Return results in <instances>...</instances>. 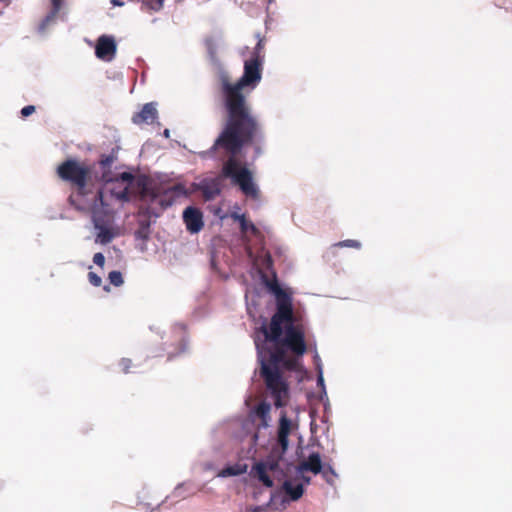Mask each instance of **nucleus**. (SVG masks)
I'll return each instance as SVG.
<instances>
[{
  "label": "nucleus",
  "instance_id": "f257e3e1",
  "mask_svg": "<svg viewBox=\"0 0 512 512\" xmlns=\"http://www.w3.org/2000/svg\"><path fill=\"white\" fill-rule=\"evenodd\" d=\"M220 96L225 111V124L211 148L203 152V157H228L223 164L222 173L231 178L241 191L250 197H257L258 189L253 182L252 173L241 167L237 155L244 146L261 138V125L245 94V89H254L262 78L261 56H252L244 63V73L232 82L229 73L223 69L219 75Z\"/></svg>",
  "mask_w": 512,
  "mask_h": 512
},
{
  "label": "nucleus",
  "instance_id": "f03ea898",
  "mask_svg": "<svg viewBox=\"0 0 512 512\" xmlns=\"http://www.w3.org/2000/svg\"><path fill=\"white\" fill-rule=\"evenodd\" d=\"M116 157L113 154H103L99 159L101 173L95 170L94 165H88L74 158H68L56 168L60 180L68 183L72 192L68 202L78 211L96 212L108 204L104 200L103 183L112 182L111 166Z\"/></svg>",
  "mask_w": 512,
  "mask_h": 512
},
{
  "label": "nucleus",
  "instance_id": "7ed1b4c3",
  "mask_svg": "<svg viewBox=\"0 0 512 512\" xmlns=\"http://www.w3.org/2000/svg\"><path fill=\"white\" fill-rule=\"evenodd\" d=\"M270 289L276 297V312L269 326L262 325L260 331L265 341L282 344L296 358L302 357L307 351L305 330L302 324L294 323L292 299L277 282L272 283Z\"/></svg>",
  "mask_w": 512,
  "mask_h": 512
},
{
  "label": "nucleus",
  "instance_id": "20e7f679",
  "mask_svg": "<svg viewBox=\"0 0 512 512\" xmlns=\"http://www.w3.org/2000/svg\"><path fill=\"white\" fill-rule=\"evenodd\" d=\"M255 344L258 351H260L257 340ZM286 350L282 344H275V349L269 353L267 359L263 358L261 352H259L260 376L277 408L286 406L289 399V386L279 367L287 357Z\"/></svg>",
  "mask_w": 512,
  "mask_h": 512
},
{
  "label": "nucleus",
  "instance_id": "39448f33",
  "mask_svg": "<svg viewBox=\"0 0 512 512\" xmlns=\"http://www.w3.org/2000/svg\"><path fill=\"white\" fill-rule=\"evenodd\" d=\"M138 185L142 186L143 195L149 196L153 201L159 199V203L163 207L171 206L178 198L188 196L186 187L181 183L165 189L161 187L149 188L144 183Z\"/></svg>",
  "mask_w": 512,
  "mask_h": 512
},
{
  "label": "nucleus",
  "instance_id": "423d86ee",
  "mask_svg": "<svg viewBox=\"0 0 512 512\" xmlns=\"http://www.w3.org/2000/svg\"><path fill=\"white\" fill-rule=\"evenodd\" d=\"M282 458L276 456L275 452H270L265 460L255 462L250 470V476L257 479L265 487L272 488L274 482L269 476V472H275L279 469Z\"/></svg>",
  "mask_w": 512,
  "mask_h": 512
},
{
  "label": "nucleus",
  "instance_id": "0eeeda50",
  "mask_svg": "<svg viewBox=\"0 0 512 512\" xmlns=\"http://www.w3.org/2000/svg\"><path fill=\"white\" fill-rule=\"evenodd\" d=\"M292 421L287 417L285 411L281 412L278 428H277V446L273 447L271 452H275L276 456L283 459L289 445V435L292 431Z\"/></svg>",
  "mask_w": 512,
  "mask_h": 512
},
{
  "label": "nucleus",
  "instance_id": "6e6552de",
  "mask_svg": "<svg viewBox=\"0 0 512 512\" xmlns=\"http://www.w3.org/2000/svg\"><path fill=\"white\" fill-rule=\"evenodd\" d=\"M117 45L112 36L102 35L97 39L95 46L96 56L105 61H110L115 57Z\"/></svg>",
  "mask_w": 512,
  "mask_h": 512
},
{
  "label": "nucleus",
  "instance_id": "1a4fd4ad",
  "mask_svg": "<svg viewBox=\"0 0 512 512\" xmlns=\"http://www.w3.org/2000/svg\"><path fill=\"white\" fill-rule=\"evenodd\" d=\"M183 221L186 225V229L190 233H198L204 226L202 212L198 208L192 206H189L184 210Z\"/></svg>",
  "mask_w": 512,
  "mask_h": 512
},
{
  "label": "nucleus",
  "instance_id": "9d476101",
  "mask_svg": "<svg viewBox=\"0 0 512 512\" xmlns=\"http://www.w3.org/2000/svg\"><path fill=\"white\" fill-rule=\"evenodd\" d=\"M158 116L157 109L153 103H146L141 111L135 113L132 117V122L136 125L151 124Z\"/></svg>",
  "mask_w": 512,
  "mask_h": 512
},
{
  "label": "nucleus",
  "instance_id": "9b49d317",
  "mask_svg": "<svg viewBox=\"0 0 512 512\" xmlns=\"http://www.w3.org/2000/svg\"><path fill=\"white\" fill-rule=\"evenodd\" d=\"M323 463L321 461L320 454L318 452L311 453L308 458L302 461L298 466L299 472H312L317 475L322 472Z\"/></svg>",
  "mask_w": 512,
  "mask_h": 512
},
{
  "label": "nucleus",
  "instance_id": "f8f14e48",
  "mask_svg": "<svg viewBox=\"0 0 512 512\" xmlns=\"http://www.w3.org/2000/svg\"><path fill=\"white\" fill-rule=\"evenodd\" d=\"M103 208H99L95 213L90 211L93 214L94 224L95 228L98 229L97 234V240L102 244H107L112 241L114 238V233L112 230H110L107 226L100 223V220L97 218V214L102 210Z\"/></svg>",
  "mask_w": 512,
  "mask_h": 512
},
{
  "label": "nucleus",
  "instance_id": "ddd939ff",
  "mask_svg": "<svg viewBox=\"0 0 512 512\" xmlns=\"http://www.w3.org/2000/svg\"><path fill=\"white\" fill-rule=\"evenodd\" d=\"M113 181L126 183V186L120 192L116 193V197L120 200L128 201L130 198L129 187L134 181V175L130 172H123L117 175L115 178H112V182Z\"/></svg>",
  "mask_w": 512,
  "mask_h": 512
},
{
  "label": "nucleus",
  "instance_id": "4468645a",
  "mask_svg": "<svg viewBox=\"0 0 512 512\" xmlns=\"http://www.w3.org/2000/svg\"><path fill=\"white\" fill-rule=\"evenodd\" d=\"M282 487L285 494H287L293 501L300 499L304 493V487L301 483L293 485L292 481L286 480Z\"/></svg>",
  "mask_w": 512,
  "mask_h": 512
},
{
  "label": "nucleus",
  "instance_id": "2eb2a0df",
  "mask_svg": "<svg viewBox=\"0 0 512 512\" xmlns=\"http://www.w3.org/2000/svg\"><path fill=\"white\" fill-rule=\"evenodd\" d=\"M204 45L207 50L210 61L213 64L220 66V61L217 56V51H218L217 40L212 36H208L204 39Z\"/></svg>",
  "mask_w": 512,
  "mask_h": 512
},
{
  "label": "nucleus",
  "instance_id": "dca6fc26",
  "mask_svg": "<svg viewBox=\"0 0 512 512\" xmlns=\"http://www.w3.org/2000/svg\"><path fill=\"white\" fill-rule=\"evenodd\" d=\"M271 406L267 402L259 403L255 408V414L262 420V425L266 427L268 425L269 413Z\"/></svg>",
  "mask_w": 512,
  "mask_h": 512
},
{
  "label": "nucleus",
  "instance_id": "f3484780",
  "mask_svg": "<svg viewBox=\"0 0 512 512\" xmlns=\"http://www.w3.org/2000/svg\"><path fill=\"white\" fill-rule=\"evenodd\" d=\"M236 219L239 221L242 233L250 231L252 234H256L258 232L256 226L252 222L248 221L244 215H237Z\"/></svg>",
  "mask_w": 512,
  "mask_h": 512
},
{
  "label": "nucleus",
  "instance_id": "a211bd4d",
  "mask_svg": "<svg viewBox=\"0 0 512 512\" xmlns=\"http://www.w3.org/2000/svg\"><path fill=\"white\" fill-rule=\"evenodd\" d=\"M323 478L326 480L327 483L333 482V477L336 476L335 470L329 463H324L322 472H321Z\"/></svg>",
  "mask_w": 512,
  "mask_h": 512
},
{
  "label": "nucleus",
  "instance_id": "6ab92c4d",
  "mask_svg": "<svg viewBox=\"0 0 512 512\" xmlns=\"http://www.w3.org/2000/svg\"><path fill=\"white\" fill-rule=\"evenodd\" d=\"M333 247H340V248L348 247V248L360 249L361 243L358 240L347 239V240L340 241V242L334 244Z\"/></svg>",
  "mask_w": 512,
  "mask_h": 512
},
{
  "label": "nucleus",
  "instance_id": "aec40b11",
  "mask_svg": "<svg viewBox=\"0 0 512 512\" xmlns=\"http://www.w3.org/2000/svg\"><path fill=\"white\" fill-rule=\"evenodd\" d=\"M108 278L110 283L116 287H119L123 284V277L119 271H111L108 275Z\"/></svg>",
  "mask_w": 512,
  "mask_h": 512
},
{
  "label": "nucleus",
  "instance_id": "412c9836",
  "mask_svg": "<svg viewBox=\"0 0 512 512\" xmlns=\"http://www.w3.org/2000/svg\"><path fill=\"white\" fill-rule=\"evenodd\" d=\"M119 366L123 373L127 374L130 372V368L132 367V360L129 358H122L119 361Z\"/></svg>",
  "mask_w": 512,
  "mask_h": 512
},
{
  "label": "nucleus",
  "instance_id": "4be33fe9",
  "mask_svg": "<svg viewBox=\"0 0 512 512\" xmlns=\"http://www.w3.org/2000/svg\"><path fill=\"white\" fill-rule=\"evenodd\" d=\"M88 279L89 282L95 287H99L102 284V278L94 272L88 273Z\"/></svg>",
  "mask_w": 512,
  "mask_h": 512
},
{
  "label": "nucleus",
  "instance_id": "5701e85b",
  "mask_svg": "<svg viewBox=\"0 0 512 512\" xmlns=\"http://www.w3.org/2000/svg\"><path fill=\"white\" fill-rule=\"evenodd\" d=\"M297 364H298V361L296 358H288L286 357V359L283 361L282 365L288 369V370H294L296 369L297 367Z\"/></svg>",
  "mask_w": 512,
  "mask_h": 512
},
{
  "label": "nucleus",
  "instance_id": "b1692460",
  "mask_svg": "<svg viewBox=\"0 0 512 512\" xmlns=\"http://www.w3.org/2000/svg\"><path fill=\"white\" fill-rule=\"evenodd\" d=\"M218 193H219L218 188L210 189L209 187H205L203 189V194L207 199H212Z\"/></svg>",
  "mask_w": 512,
  "mask_h": 512
},
{
  "label": "nucleus",
  "instance_id": "393cba45",
  "mask_svg": "<svg viewBox=\"0 0 512 512\" xmlns=\"http://www.w3.org/2000/svg\"><path fill=\"white\" fill-rule=\"evenodd\" d=\"M93 262L97 265V266H100V267H103L104 266V263H105V257L102 253L98 252V253H95L94 256H93Z\"/></svg>",
  "mask_w": 512,
  "mask_h": 512
},
{
  "label": "nucleus",
  "instance_id": "a878e982",
  "mask_svg": "<svg viewBox=\"0 0 512 512\" xmlns=\"http://www.w3.org/2000/svg\"><path fill=\"white\" fill-rule=\"evenodd\" d=\"M35 112V107L33 105H28L22 108L21 114L23 117H28Z\"/></svg>",
  "mask_w": 512,
  "mask_h": 512
},
{
  "label": "nucleus",
  "instance_id": "bb28decb",
  "mask_svg": "<svg viewBox=\"0 0 512 512\" xmlns=\"http://www.w3.org/2000/svg\"><path fill=\"white\" fill-rule=\"evenodd\" d=\"M262 49H263V45H262V41L260 40V41L257 43L256 47H255V51H254V53H253V56H255V55L260 56V52H261V50H262Z\"/></svg>",
  "mask_w": 512,
  "mask_h": 512
},
{
  "label": "nucleus",
  "instance_id": "cd10ccee",
  "mask_svg": "<svg viewBox=\"0 0 512 512\" xmlns=\"http://www.w3.org/2000/svg\"><path fill=\"white\" fill-rule=\"evenodd\" d=\"M53 3V15L56 14L60 8V0H52Z\"/></svg>",
  "mask_w": 512,
  "mask_h": 512
},
{
  "label": "nucleus",
  "instance_id": "c85d7f7f",
  "mask_svg": "<svg viewBox=\"0 0 512 512\" xmlns=\"http://www.w3.org/2000/svg\"><path fill=\"white\" fill-rule=\"evenodd\" d=\"M225 472L228 474V475H237L239 474L240 472L234 470L233 467H228Z\"/></svg>",
  "mask_w": 512,
  "mask_h": 512
},
{
  "label": "nucleus",
  "instance_id": "c756f323",
  "mask_svg": "<svg viewBox=\"0 0 512 512\" xmlns=\"http://www.w3.org/2000/svg\"><path fill=\"white\" fill-rule=\"evenodd\" d=\"M112 3L116 6H122L123 5V2H120L118 0H112Z\"/></svg>",
  "mask_w": 512,
  "mask_h": 512
},
{
  "label": "nucleus",
  "instance_id": "7c9ffc66",
  "mask_svg": "<svg viewBox=\"0 0 512 512\" xmlns=\"http://www.w3.org/2000/svg\"><path fill=\"white\" fill-rule=\"evenodd\" d=\"M318 383L323 385V377L321 375L318 378Z\"/></svg>",
  "mask_w": 512,
  "mask_h": 512
},
{
  "label": "nucleus",
  "instance_id": "2f4dec72",
  "mask_svg": "<svg viewBox=\"0 0 512 512\" xmlns=\"http://www.w3.org/2000/svg\"><path fill=\"white\" fill-rule=\"evenodd\" d=\"M304 481L309 484L310 483V477H303Z\"/></svg>",
  "mask_w": 512,
  "mask_h": 512
},
{
  "label": "nucleus",
  "instance_id": "473e14b6",
  "mask_svg": "<svg viewBox=\"0 0 512 512\" xmlns=\"http://www.w3.org/2000/svg\"><path fill=\"white\" fill-rule=\"evenodd\" d=\"M160 6H162L164 0H156Z\"/></svg>",
  "mask_w": 512,
  "mask_h": 512
},
{
  "label": "nucleus",
  "instance_id": "72a5a7b5",
  "mask_svg": "<svg viewBox=\"0 0 512 512\" xmlns=\"http://www.w3.org/2000/svg\"><path fill=\"white\" fill-rule=\"evenodd\" d=\"M104 289H105L106 291H109V287H108V286H105V287H104Z\"/></svg>",
  "mask_w": 512,
  "mask_h": 512
}]
</instances>
